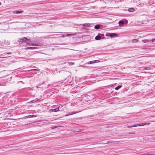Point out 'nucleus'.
Wrapping results in <instances>:
<instances>
[{
	"label": "nucleus",
	"instance_id": "obj_19",
	"mask_svg": "<svg viewBox=\"0 0 155 155\" xmlns=\"http://www.w3.org/2000/svg\"><path fill=\"white\" fill-rule=\"evenodd\" d=\"M140 124H141V126H144L146 125V123H142Z\"/></svg>",
	"mask_w": 155,
	"mask_h": 155
},
{
	"label": "nucleus",
	"instance_id": "obj_22",
	"mask_svg": "<svg viewBox=\"0 0 155 155\" xmlns=\"http://www.w3.org/2000/svg\"><path fill=\"white\" fill-rule=\"evenodd\" d=\"M94 61H96V63L99 62H100V61L99 60H94Z\"/></svg>",
	"mask_w": 155,
	"mask_h": 155
},
{
	"label": "nucleus",
	"instance_id": "obj_13",
	"mask_svg": "<svg viewBox=\"0 0 155 155\" xmlns=\"http://www.w3.org/2000/svg\"><path fill=\"white\" fill-rule=\"evenodd\" d=\"M44 82H43L42 83H41V84H38L37 85L36 87L37 88L39 87V86H40L41 85L43 84H44Z\"/></svg>",
	"mask_w": 155,
	"mask_h": 155
},
{
	"label": "nucleus",
	"instance_id": "obj_9",
	"mask_svg": "<svg viewBox=\"0 0 155 155\" xmlns=\"http://www.w3.org/2000/svg\"><path fill=\"white\" fill-rule=\"evenodd\" d=\"M128 11L130 12H132L134 11V9L133 8H130L128 9Z\"/></svg>",
	"mask_w": 155,
	"mask_h": 155
},
{
	"label": "nucleus",
	"instance_id": "obj_10",
	"mask_svg": "<svg viewBox=\"0 0 155 155\" xmlns=\"http://www.w3.org/2000/svg\"><path fill=\"white\" fill-rule=\"evenodd\" d=\"M100 26L99 25H97L94 26V28L96 29H100Z\"/></svg>",
	"mask_w": 155,
	"mask_h": 155
},
{
	"label": "nucleus",
	"instance_id": "obj_29",
	"mask_svg": "<svg viewBox=\"0 0 155 155\" xmlns=\"http://www.w3.org/2000/svg\"><path fill=\"white\" fill-rule=\"evenodd\" d=\"M53 128H54V127H53V128H52V129H53Z\"/></svg>",
	"mask_w": 155,
	"mask_h": 155
},
{
	"label": "nucleus",
	"instance_id": "obj_26",
	"mask_svg": "<svg viewBox=\"0 0 155 155\" xmlns=\"http://www.w3.org/2000/svg\"><path fill=\"white\" fill-rule=\"evenodd\" d=\"M54 127V128H56V127Z\"/></svg>",
	"mask_w": 155,
	"mask_h": 155
},
{
	"label": "nucleus",
	"instance_id": "obj_2",
	"mask_svg": "<svg viewBox=\"0 0 155 155\" xmlns=\"http://www.w3.org/2000/svg\"><path fill=\"white\" fill-rule=\"evenodd\" d=\"M117 35L116 33H110L109 36L111 38H113L114 36H117Z\"/></svg>",
	"mask_w": 155,
	"mask_h": 155
},
{
	"label": "nucleus",
	"instance_id": "obj_20",
	"mask_svg": "<svg viewBox=\"0 0 155 155\" xmlns=\"http://www.w3.org/2000/svg\"><path fill=\"white\" fill-rule=\"evenodd\" d=\"M142 155H154L153 154H142Z\"/></svg>",
	"mask_w": 155,
	"mask_h": 155
},
{
	"label": "nucleus",
	"instance_id": "obj_12",
	"mask_svg": "<svg viewBox=\"0 0 155 155\" xmlns=\"http://www.w3.org/2000/svg\"><path fill=\"white\" fill-rule=\"evenodd\" d=\"M59 108L58 107L56 108L53 110V111L57 112L59 111Z\"/></svg>",
	"mask_w": 155,
	"mask_h": 155
},
{
	"label": "nucleus",
	"instance_id": "obj_23",
	"mask_svg": "<svg viewBox=\"0 0 155 155\" xmlns=\"http://www.w3.org/2000/svg\"><path fill=\"white\" fill-rule=\"evenodd\" d=\"M154 40H155V39H152V42H153Z\"/></svg>",
	"mask_w": 155,
	"mask_h": 155
},
{
	"label": "nucleus",
	"instance_id": "obj_17",
	"mask_svg": "<svg viewBox=\"0 0 155 155\" xmlns=\"http://www.w3.org/2000/svg\"><path fill=\"white\" fill-rule=\"evenodd\" d=\"M73 35L72 34H68L66 35V36L67 37H68V36H72Z\"/></svg>",
	"mask_w": 155,
	"mask_h": 155
},
{
	"label": "nucleus",
	"instance_id": "obj_18",
	"mask_svg": "<svg viewBox=\"0 0 155 155\" xmlns=\"http://www.w3.org/2000/svg\"><path fill=\"white\" fill-rule=\"evenodd\" d=\"M27 118L33 117V115H28L26 116Z\"/></svg>",
	"mask_w": 155,
	"mask_h": 155
},
{
	"label": "nucleus",
	"instance_id": "obj_4",
	"mask_svg": "<svg viewBox=\"0 0 155 155\" xmlns=\"http://www.w3.org/2000/svg\"><path fill=\"white\" fill-rule=\"evenodd\" d=\"M91 25V24L90 23H85L84 24H83V26L85 27H88L90 26Z\"/></svg>",
	"mask_w": 155,
	"mask_h": 155
},
{
	"label": "nucleus",
	"instance_id": "obj_6",
	"mask_svg": "<svg viewBox=\"0 0 155 155\" xmlns=\"http://www.w3.org/2000/svg\"><path fill=\"white\" fill-rule=\"evenodd\" d=\"M124 23V22L122 20H120L119 21V24L120 25H123Z\"/></svg>",
	"mask_w": 155,
	"mask_h": 155
},
{
	"label": "nucleus",
	"instance_id": "obj_1",
	"mask_svg": "<svg viewBox=\"0 0 155 155\" xmlns=\"http://www.w3.org/2000/svg\"><path fill=\"white\" fill-rule=\"evenodd\" d=\"M29 41V39H28L25 37H23L22 38H20L18 40V42L19 43H25L26 41Z\"/></svg>",
	"mask_w": 155,
	"mask_h": 155
},
{
	"label": "nucleus",
	"instance_id": "obj_14",
	"mask_svg": "<svg viewBox=\"0 0 155 155\" xmlns=\"http://www.w3.org/2000/svg\"><path fill=\"white\" fill-rule=\"evenodd\" d=\"M35 47H28L25 48L26 49H34L35 48Z\"/></svg>",
	"mask_w": 155,
	"mask_h": 155
},
{
	"label": "nucleus",
	"instance_id": "obj_15",
	"mask_svg": "<svg viewBox=\"0 0 155 155\" xmlns=\"http://www.w3.org/2000/svg\"><path fill=\"white\" fill-rule=\"evenodd\" d=\"M132 42L134 43L137 42H138V40L136 39H134L132 40Z\"/></svg>",
	"mask_w": 155,
	"mask_h": 155
},
{
	"label": "nucleus",
	"instance_id": "obj_5",
	"mask_svg": "<svg viewBox=\"0 0 155 155\" xmlns=\"http://www.w3.org/2000/svg\"><path fill=\"white\" fill-rule=\"evenodd\" d=\"M141 126L140 124H135L134 125L129 126L128 127H136V126Z\"/></svg>",
	"mask_w": 155,
	"mask_h": 155
},
{
	"label": "nucleus",
	"instance_id": "obj_3",
	"mask_svg": "<svg viewBox=\"0 0 155 155\" xmlns=\"http://www.w3.org/2000/svg\"><path fill=\"white\" fill-rule=\"evenodd\" d=\"M95 39L97 40H99L101 39V37L99 35H98L96 36Z\"/></svg>",
	"mask_w": 155,
	"mask_h": 155
},
{
	"label": "nucleus",
	"instance_id": "obj_16",
	"mask_svg": "<svg viewBox=\"0 0 155 155\" xmlns=\"http://www.w3.org/2000/svg\"><path fill=\"white\" fill-rule=\"evenodd\" d=\"M77 113V112H71V113H69V115H72V114H76Z\"/></svg>",
	"mask_w": 155,
	"mask_h": 155
},
{
	"label": "nucleus",
	"instance_id": "obj_11",
	"mask_svg": "<svg viewBox=\"0 0 155 155\" xmlns=\"http://www.w3.org/2000/svg\"><path fill=\"white\" fill-rule=\"evenodd\" d=\"M121 86H122L121 85H118V86H117V87L115 88V89L116 90H117L119 89L121 87Z\"/></svg>",
	"mask_w": 155,
	"mask_h": 155
},
{
	"label": "nucleus",
	"instance_id": "obj_27",
	"mask_svg": "<svg viewBox=\"0 0 155 155\" xmlns=\"http://www.w3.org/2000/svg\"><path fill=\"white\" fill-rule=\"evenodd\" d=\"M8 54H10V53H8Z\"/></svg>",
	"mask_w": 155,
	"mask_h": 155
},
{
	"label": "nucleus",
	"instance_id": "obj_25",
	"mask_svg": "<svg viewBox=\"0 0 155 155\" xmlns=\"http://www.w3.org/2000/svg\"><path fill=\"white\" fill-rule=\"evenodd\" d=\"M69 113H68V114L66 115V116H68V115H69Z\"/></svg>",
	"mask_w": 155,
	"mask_h": 155
},
{
	"label": "nucleus",
	"instance_id": "obj_8",
	"mask_svg": "<svg viewBox=\"0 0 155 155\" xmlns=\"http://www.w3.org/2000/svg\"><path fill=\"white\" fill-rule=\"evenodd\" d=\"M96 62V61H90L88 62L87 63V64H93L94 63H95Z\"/></svg>",
	"mask_w": 155,
	"mask_h": 155
},
{
	"label": "nucleus",
	"instance_id": "obj_28",
	"mask_svg": "<svg viewBox=\"0 0 155 155\" xmlns=\"http://www.w3.org/2000/svg\"><path fill=\"white\" fill-rule=\"evenodd\" d=\"M53 128H54V127H53V128H52V129H53Z\"/></svg>",
	"mask_w": 155,
	"mask_h": 155
},
{
	"label": "nucleus",
	"instance_id": "obj_24",
	"mask_svg": "<svg viewBox=\"0 0 155 155\" xmlns=\"http://www.w3.org/2000/svg\"><path fill=\"white\" fill-rule=\"evenodd\" d=\"M34 45V44H32L31 45V44H30L29 45Z\"/></svg>",
	"mask_w": 155,
	"mask_h": 155
},
{
	"label": "nucleus",
	"instance_id": "obj_7",
	"mask_svg": "<svg viewBox=\"0 0 155 155\" xmlns=\"http://www.w3.org/2000/svg\"><path fill=\"white\" fill-rule=\"evenodd\" d=\"M22 12V11H14L13 12V13H16V14H19V13H21Z\"/></svg>",
	"mask_w": 155,
	"mask_h": 155
},
{
	"label": "nucleus",
	"instance_id": "obj_21",
	"mask_svg": "<svg viewBox=\"0 0 155 155\" xmlns=\"http://www.w3.org/2000/svg\"><path fill=\"white\" fill-rule=\"evenodd\" d=\"M64 35H60V36H59V37H64Z\"/></svg>",
	"mask_w": 155,
	"mask_h": 155
}]
</instances>
